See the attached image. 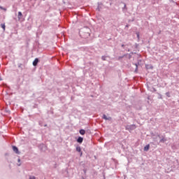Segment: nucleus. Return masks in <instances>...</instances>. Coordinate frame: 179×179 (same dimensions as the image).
<instances>
[{
	"instance_id": "obj_1",
	"label": "nucleus",
	"mask_w": 179,
	"mask_h": 179,
	"mask_svg": "<svg viewBox=\"0 0 179 179\" xmlns=\"http://www.w3.org/2000/svg\"><path fill=\"white\" fill-rule=\"evenodd\" d=\"M136 129V126L135 124H131L126 127V129H129L130 131H134V129Z\"/></svg>"
},
{
	"instance_id": "obj_2",
	"label": "nucleus",
	"mask_w": 179,
	"mask_h": 179,
	"mask_svg": "<svg viewBox=\"0 0 179 179\" xmlns=\"http://www.w3.org/2000/svg\"><path fill=\"white\" fill-rule=\"evenodd\" d=\"M158 138H160L159 143H164L167 141V139L163 136H160V135H158Z\"/></svg>"
},
{
	"instance_id": "obj_3",
	"label": "nucleus",
	"mask_w": 179,
	"mask_h": 179,
	"mask_svg": "<svg viewBox=\"0 0 179 179\" xmlns=\"http://www.w3.org/2000/svg\"><path fill=\"white\" fill-rule=\"evenodd\" d=\"M13 150L16 153L17 155H20V152H19V149L17 148L16 146H13Z\"/></svg>"
},
{
	"instance_id": "obj_4",
	"label": "nucleus",
	"mask_w": 179,
	"mask_h": 179,
	"mask_svg": "<svg viewBox=\"0 0 179 179\" xmlns=\"http://www.w3.org/2000/svg\"><path fill=\"white\" fill-rule=\"evenodd\" d=\"M102 118L103 120H106V121H111V120H113V118H111V117H107V115H103Z\"/></svg>"
},
{
	"instance_id": "obj_5",
	"label": "nucleus",
	"mask_w": 179,
	"mask_h": 179,
	"mask_svg": "<svg viewBox=\"0 0 179 179\" xmlns=\"http://www.w3.org/2000/svg\"><path fill=\"white\" fill-rule=\"evenodd\" d=\"M22 17H23V14H22V12L19 11L18 15H17L18 20H20V19H22Z\"/></svg>"
},
{
	"instance_id": "obj_6",
	"label": "nucleus",
	"mask_w": 179,
	"mask_h": 179,
	"mask_svg": "<svg viewBox=\"0 0 179 179\" xmlns=\"http://www.w3.org/2000/svg\"><path fill=\"white\" fill-rule=\"evenodd\" d=\"M76 151L78 152L79 153H80V156H82V155H83V153L82 152V148H80V147H77L76 148Z\"/></svg>"
},
{
	"instance_id": "obj_7",
	"label": "nucleus",
	"mask_w": 179,
	"mask_h": 179,
	"mask_svg": "<svg viewBox=\"0 0 179 179\" xmlns=\"http://www.w3.org/2000/svg\"><path fill=\"white\" fill-rule=\"evenodd\" d=\"M38 64V59L36 58L34 59V61L33 62V65L34 66H37V64Z\"/></svg>"
},
{
	"instance_id": "obj_8",
	"label": "nucleus",
	"mask_w": 179,
	"mask_h": 179,
	"mask_svg": "<svg viewBox=\"0 0 179 179\" xmlns=\"http://www.w3.org/2000/svg\"><path fill=\"white\" fill-rule=\"evenodd\" d=\"M77 142L78 143H82V142H83V138L82 137H78V138L77 139Z\"/></svg>"
},
{
	"instance_id": "obj_9",
	"label": "nucleus",
	"mask_w": 179,
	"mask_h": 179,
	"mask_svg": "<svg viewBox=\"0 0 179 179\" xmlns=\"http://www.w3.org/2000/svg\"><path fill=\"white\" fill-rule=\"evenodd\" d=\"M150 148V145H145V146L144 147V151H145V152H148V150H149Z\"/></svg>"
},
{
	"instance_id": "obj_10",
	"label": "nucleus",
	"mask_w": 179,
	"mask_h": 179,
	"mask_svg": "<svg viewBox=\"0 0 179 179\" xmlns=\"http://www.w3.org/2000/svg\"><path fill=\"white\" fill-rule=\"evenodd\" d=\"M80 135H85V134H86V131H85V129H80Z\"/></svg>"
},
{
	"instance_id": "obj_11",
	"label": "nucleus",
	"mask_w": 179,
	"mask_h": 179,
	"mask_svg": "<svg viewBox=\"0 0 179 179\" xmlns=\"http://www.w3.org/2000/svg\"><path fill=\"white\" fill-rule=\"evenodd\" d=\"M124 57H127V55H123V56L119 57H118V60H119V61H121V59H122V58H124Z\"/></svg>"
},
{
	"instance_id": "obj_12",
	"label": "nucleus",
	"mask_w": 179,
	"mask_h": 179,
	"mask_svg": "<svg viewBox=\"0 0 179 179\" xmlns=\"http://www.w3.org/2000/svg\"><path fill=\"white\" fill-rule=\"evenodd\" d=\"M1 27H2V29H3V30H5V27H6L5 24H1Z\"/></svg>"
},
{
	"instance_id": "obj_13",
	"label": "nucleus",
	"mask_w": 179,
	"mask_h": 179,
	"mask_svg": "<svg viewBox=\"0 0 179 179\" xmlns=\"http://www.w3.org/2000/svg\"><path fill=\"white\" fill-rule=\"evenodd\" d=\"M101 59H102V61H106V57L105 56H102L101 57Z\"/></svg>"
},
{
	"instance_id": "obj_14",
	"label": "nucleus",
	"mask_w": 179,
	"mask_h": 179,
	"mask_svg": "<svg viewBox=\"0 0 179 179\" xmlns=\"http://www.w3.org/2000/svg\"><path fill=\"white\" fill-rule=\"evenodd\" d=\"M166 96H167V97H170V92H166Z\"/></svg>"
},
{
	"instance_id": "obj_15",
	"label": "nucleus",
	"mask_w": 179,
	"mask_h": 179,
	"mask_svg": "<svg viewBox=\"0 0 179 179\" xmlns=\"http://www.w3.org/2000/svg\"><path fill=\"white\" fill-rule=\"evenodd\" d=\"M0 9H2L3 10H6V8H3V7L0 6Z\"/></svg>"
},
{
	"instance_id": "obj_16",
	"label": "nucleus",
	"mask_w": 179,
	"mask_h": 179,
	"mask_svg": "<svg viewBox=\"0 0 179 179\" xmlns=\"http://www.w3.org/2000/svg\"><path fill=\"white\" fill-rule=\"evenodd\" d=\"M29 179H36V177H34V176H29Z\"/></svg>"
},
{
	"instance_id": "obj_17",
	"label": "nucleus",
	"mask_w": 179,
	"mask_h": 179,
	"mask_svg": "<svg viewBox=\"0 0 179 179\" xmlns=\"http://www.w3.org/2000/svg\"><path fill=\"white\" fill-rule=\"evenodd\" d=\"M137 38H139V32H136Z\"/></svg>"
},
{
	"instance_id": "obj_18",
	"label": "nucleus",
	"mask_w": 179,
	"mask_h": 179,
	"mask_svg": "<svg viewBox=\"0 0 179 179\" xmlns=\"http://www.w3.org/2000/svg\"><path fill=\"white\" fill-rule=\"evenodd\" d=\"M17 161H18V163H20V159H18Z\"/></svg>"
},
{
	"instance_id": "obj_19",
	"label": "nucleus",
	"mask_w": 179,
	"mask_h": 179,
	"mask_svg": "<svg viewBox=\"0 0 179 179\" xmlns=\"http://www.w3.org/2000/svg\"><path fill=\"white\" fill-rule=\"evenodd\" d=\"M136 69H138V65L137 64H136Z\"/></svg>"
},
{
	"instance_id": "obj_20",
	"label": "nucleus",
	"mask_w": 179,
	"mask_h": 179,
	"mask_svg": "<svg viewBox=\"0 0 179 179\" xmlns=\"http://www.w3.org/2000/svg\"><path fill=\"white\" fill-rule=\"evenodd\" d=\"M125 46V45H122V47H124Z\"/></svg>"
},
{
	"instance_id": "obj_21",
	"label": "nucleus",
	"mask_w": 179,
	"mask_h": 179,
	"mask_svg": "<svg viewBox=\"0 0 179 179\" xmlns=\"http://www.w3.org/2000/svg\"><path fill=\"white\" fill-rule=\"evenodd\" d=\"M21 67V66H19V68H20Z\"/></svg>"
},
{
	"instance_id": "obj_22",
	"label": "nucleus",
	"mask_w": 179,
	"mask_h": 179,
	"mask_svg": "<svg viewBox=\"0 0 179 179\" xmlns=\"http://www.w3.org/2000/svg\"><path fill=\"white\" fill-rule=\"evenodd\" d=\"M18 166H20V164H18Z\"/></svg>"
},
{
	"instance_id": "obj_23",
	"label": "nucleus",
	"mask_w": 179,
	"mask_h": 179,
	"mask_svg": "<svg viewBox=\"0 0 179 179\" xmlns=\"http://www.w3.org/2000/svg\"><path fill=\"white\" fill-rule=\"evenodd\" d=\"M83 179H85V178H83Z\"/></svg>"
}]
</instances>
